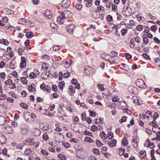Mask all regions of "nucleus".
Segmentation results:
<instances>
[{"mask_svg": "<svg viewBox=\"0 0 160 160\" xmlns=\"http://www.w3.org/2000/svg\"><path fill=\"white\" fill-rule=\"evenodd\" d=\"M101 57L105 61L109 62V61L110 55L108 54H105L101 55Z\"/></svg>", "mask_w": 160, "mask_h": 160, "instance_id": "f8f14e48", "label": "nucleus"}, {"mask_svg": "<svg viewBox=\"0 0 160 160\" xmlns=\"http://www.w3.org/2000/svg\"><path fill=\"white\" fill-rule=\"evenodd\" d=\"M20 128L21 130V132L23 134H25L29 129V127L27 124L26 123H23L20 126Z\"/></svg>", "mask_w": 160, "mask_h": 160, "instance_id": "f03ea898", "label": "nucleus"}, {"mask_svg": "<svg viewBox=\"0 0 160 160\" xmlns=\"http://www.w3.org/2000/svg\"><path fill=\"white\" fill-rule=\"evenodd\" d=\"M6 141V138L2 133L0 132V142L2 143H4Z\"/></svg>", "mask_w": 160, "mask_h": 160, "instance_id": "dca6fc26", "label": "nucleus"}, {"mask_svg": "<svg viewBox=\"0 0 160 160\" xmlns=\"http://www.w3.org/2000/svg\"><path fill=\"white\" fill-rule=\"evenodd\" d=\"M118 58H114V57H110V59H109V62H116V60Z\"/></svg>", "mask_w": 160, "mask_h": 160, "instance_id": "13d9d810", "label": "nucleus"}, {"mask_svg": "<svg viewBox=\"0 0 160 160\" xmlns=\"http://www.w3.org/2000/svg\"><path fill=\"white\" fill-rule=\"evenodd\" d=\"M143 41L144 44L147 45L149 42V40L147 37H143Z\"/></svg>", "mask_w": 160, "mask_h": 160, "instance_id": "72a5a7b5", "label": "nucleus"}, {"mask_svg": "<svg viewBox=\"0 0 160 160\" xmlns=\"http://www.w3.org/2000/svg\"><path fill=\"white\" fill-rule=\"evenodd\" d=\"M20 81L24 84L26 85L28 83V80L25 77H21L20 78Z\"/></svg>", "mask_w": 160, "mask_h": 160, "instance_id": "a878e982", "label": "nucleus"}, {"mask_svg": "<svg viewBox=\"0 0 160 160\" xmlns=\"http://www.w3.org/2000/svg\"><path fill=\"white\" fill-rule=\"evenodd\" d=\"M132 100L133 103L136 105H138L139 104V100L136 96L133 97L132 98Z\"/></svg>", "mask_w": 160, "mask_h": 160, "instance_id": "5701e85b", "label": "nucleus"}, {"mask_svg": "<svg viewBox=\"0 0 160 160\" xmlns=\"http://www.w3.org/2000/svg\"><path fill=\"white\" fill-rule=\"evenodd\" d=\"M76 8L78 10H80L82 8V5L80 4L77 3L76 5Z\"/></svg>", "mask_w": 160, "mask_h": 160, "instance_id": "5fc2aeb1", "label": "nucleus"}, {"mask_svg": "<svg viewBox=\"0 0 160 160\" xmlns=\"http://www.w3.org/2000/svg\"><path fill=\"white\" fill-rule=\"evenodd\" d=\"M25 141L28 142V145H32L34 142V139L31 138H27Z\"/></svg>", "mask_w": 160, "mask_h": 160, "instance_id": "9b49d317", "label": "nucleus"}, {"mask_svg": "<svg viewBox=\"0 0 160 160\" xmlns=\"http://www.w3.org/2000/svg\"><path fill=\"white\" fill-rule=\"evenodd\" d=\"M35 109L37 111L39 112H41L42 110V108L41 106L38 105H35Z\"/></svg>", "mask_w": 160, "mask_h": 160, "instance_id": "473e14b6", "label": "nucleus"}, {"mask_svg": "<svg viewBox=\"0 0 160 160\" xmlns=\"http://www.w3.org/2000/svg\"><path fill=\"white\" fill-rule=\"evenodd\" d=\"M91 129L92 131L95 132L98 130V128L95 125H93L92 126L91 128Z\"/></svg>", "mask_w": 160, "mask_h": 160, "instance_id": "603ef678", "label": "nucleus"}, {"mask_svg": "<svg viewBox=\"0 0 160 160\" xmlns=\"http://www.w3.org/2000/svg\"><path fill=\"white\" fill-rule=\"evenodd\" d=\"M92 151L94 154L96 155H99L100 154L99 150L98 149L93 148Z\"/></svg>", "mask_w": 160, "mask_h": 160, "instance_id": "de8ad7c7", "label": "nucleus"}, {"mask_svg": "<svg viewBox=\"0 0 160 160\" xmlns=\"http://www.w3.org/2000/svg\"><path fill=\"white\" fill-rule=\"evenodd\" d=\"M139 138L137 137L133 136L132 140V143L133 146L135 148H137L138 144Z\"/></svg>", "mask_w": 160, "mask_h": 160, "instance_id": "20e7f679", "label": "nucleus"}, {"mask_svg": "<svg viewBox=\"0 0 160 160\" xmlns=\"http://www.w3.org/2000/svg\"><path fill=\"white\" fill-rule=\"evenodd\" d=\"M75 28L76 27L74 24H70L67 26V30L69 33H72L75 30Z\"/></svg>", "mask_w": 160, "mask_h": 160, "instance_id": "423d86ee", "label": "nucleus"}, {"mask_svg": "<svg viewBox=\"0 0 160 160\" xmlns=\"http://www.w3.org/2000/svg\"><path fill=\"white\" fill-rule=\"evenodd\" d=\"M96 145L98 147H100L103 145V144L101 142L98 140H96Z\"/></svg>", "mask_w": 160, "mask_h": 160, "instance_id": "864d4df0", "label": "nucleus"}, {"mask_svg": "<svg viewBox=\"0 0 160 160\" xmlns=\"http://www.w3.org/2000/svg\"><path fill=\"white\" fill-rule=\"evenodd\" d=\"M150 141L148 139L144 144V146L145 147L149 148V145L150 143Z\"/></svg>", "mask_w": 160, "mask_h": 160, "instance_id": "37998d69", "label": "nucleus"}, {"mask_svg": "<svg viewBox=\"0 0 160 160\" xmlns=\"http://www.w3.org/2000/svg\"><path fill=\"white\" fill-rule=\"evenodd\" d=\"M58 157L62 160H66L67 159L66 157L62 154H59Z\"/></svg>", "mask_w": 160, "mask_h": 160, "instance_id": "e433bc0d", "label": "nucleus"}, {"mask_svg": "<svg viewBox=\"0 0 160 160\" xmlns=\"http://www.w3.org/2000/svg\"><path fill=\"white\" fill-rule=\"evenodd\" d=\"M24 50V48L22 47L19 48L18 50V55L20 56L21 55Z\"/></svg>", "mask_w": 160, "mask_h": 160, "instance_id": "393cba45", "label": "nucleus"}, {"mask_svg": "<svg viewBox=\"0 0 160 160\" xmlns=\"http://www.w3.org/2000/svg\"><path fill=\"white\" fill-rule=\"evenodd\" d=\"M141 40V38L139 37H137L135 39V40L136 42L139 44L140 42V41Z\"/></svg>", "mask_w": 160, "mask_h": 160, "instance_id": "338daca9", "label": "nucleus"}, {"mask_svg": "<svg viewBox=\"0 0 160 160\" xmlns=\"http://www.w3.org/2000/svg\"><path fill=\"white\" fill-rule=\"evenodd\" d=\"M64 85V82L63 81H62L60 82L59 83L58 87L61 90H62L63 89V86Z\"/></svg>", "mask_w": 160, "mask_h": 160, "instance_id": "58836bf2", "label": "nucleus"}, {"mask_svg": "<svg viewBox=\"0 0 160 160\" xmlns=\"http://www.w3.org/2000/svg\"><path fill=\"white\" fill-rule=\"evenodd\" d=\"M41 152L44 156H47L48 154V152L44 149H42Z\"/></svg>", "mask_w": 160, "mask_h": 160, "instance_id": "c03bdc74", "label": "nucleus"}, {"mask_svg": "<svg viewBox=\"0 0 160 160\" xmlns=\"http://www.w3.org/2000/svg\"><path fill=\"white\" fill-rule=\"evenodd\" d=\"M18 22L21 24H24L27 22V20L23 18H20L18 20Z\"/></svg>", "mask_w": 160, "mask_h": 160, "instance_id": "b1692460", "label": "nucleus"}, {"mask_svg": "<svg viewBox=\"0 0 160 160\" xmlns=\"http://www.w3.org/2000/svg\"><path fill=\"white\" fill-rule=\"evenodd\" d=\"M61 46L57 45L53 47V50L55 51H57L61 48Z\"/></svg>", "mask_w": 160, "mask_h": 160, "instance_id": "09e8293b", "label": "nucleus"}, {"mask_svg": "<svg viewBox=\"0 0 160 160\" xmlns=\"http://www.w3.org/2000/svg\"><path fill=\"white\" fill-rule=\"evenodd\" d=\"M89 112L90 113V116L91 117H94L96 115V113L94 111H92L90 110H89Z\"/></svg>", "mask_w": 160, "mask_h": 160, "instance_id": "e2e57ef3", "label": "nucleus"}, {"mask_svg": "<svg viewBox=\"0 0 160 160\" xmlns=\"http://www.w3.org/2000/svg\"><path fill=\"white\" fill-rule=\"evenodd\" d=\"M100 136L102 139H106L108 138V136L104 131H102L100 133Z\"/></svg>", "mask_w": 160, "mask_h": 160, "instance_id": "6ab92c4d", "label": "nucleus"}, {"mask_svg": "<svg viewBox=\"0 0 160 160\" xmlns=\"http://www.w3.org/2000/svg\"><path fill=\"white\" fill-rule=\"evenodd\" d=\"M5 121V118L2 116H0V125H3Z\"/></svg>", "mask_w": 160, "mask_h": 160, "instance_id": "7c9ffc66", "label": "nucleus"}, {"mask_svg": "<svg viewBox=\"0 0 160 160\" xmlns=\"http://www.w3.org/2000/svg\"><path fill=\"white\" fill-rule=\"evenodd\" d=\"M98 87L99 90H100L102 91H103L104 90V88L103 87V86L102 85V84H98Z\"/></svg>", "mask_w": 160, "mask_h": 160, "instance_id": "680f3d73", "label": "nucleus"}, {"mask_svg": "<svg viewBox=\"0 0 160 160\" xmlns=\"http://www.w3.org/2000/svg\"><path fill=\"white\" fill-rule=\"evenodd\" d=\"M127 118V117H126L125 116H124L122 117L121 119H120L119 120V122L121 123L123 122H125L126 121V119Z\"/></svg>", "mask_w": 160, "mask_h": 160, "instance_id": "4c0bfd02", "label": "nucleus"}, {"mask_svg": "<svg viewBox=\"0 0 160 160\" xmlns=\"http://www.w3.org/2000/svg\"><path fill=\"white\" fill-rule=\"evenodd\" d=\"M32 151L31 149L26 148L24 151L25 154L28 155H30L32 154Z\"/></svg>", "mask_w": 160, "mask_h": 160, "instance_id": "bb28decb", "label": "nucleus"}, {"mask_svg": "<svg viewBox=\"0 0 160 160\" xmlns=\"http://www.w3.org/2000/svg\"><path fill=\"white\" fill-rule=\"evenodd\" d=\"M44 16L48 19L51 18L52 17V12L49 10H47L44 12Z\"/></svg>", "mask_w": 160, "mask_h": 160, "instance_id": "6e6552de", "label": "nucleus"}, {"mask_svg": "<svg viewBox=\"0 0 160 160\" xmlns=\"http://www.w3.org/2000/svg\"><path fill=\"white\" fill-rule=\"evenodd\" d=\"M111 55L110 57H113L115 58H118V52L115 51H112L110 53Z\"/></svg>", "mask_w": 160, "mask_h": 160, "instance_id": "c85d7f7f", "label": "nucleus"}, {"mask_svg": "<svg viewBox=\"0 0 160 160\" xmlns=\"http://www.w3.org/2000/svg\"><path fill=\"white\" fill-rule=\"evenodd\" d=\"M41 134V132L40 130L38 128L35 129L34 131V136H39Z\"/></svg>", "mask_w": 160, "mask_h": 160, "instance_id": "cd10ccee", "label": "nucleus"}, {"mask_svg": "<svg viewBox=\"0 0 160 160\" xmlns=\"http://www.w3.org/2000/svg\"><path fill=\"white\" fill-rule=\"evenodd\" d=\"M27 25L28 26L29 28H32L34 27L35 26L34 23L31 21L27 20Z\"/></svg>", "mask_w": 160, "mask_h": 160, "instance_id": "aec40b11", "label": "nucleus"}, {"mask_svg": "<svg viewBox=\"0 0 160 160\" xmlns=\"http://www.w3.org/2000/svg\"><path fill=\"white\" fill-rule=\"evenodd\" d=\"M6 131L9 134H13L14 133L13 129L11 126H9L5 127Z\"/></svg>", "mask_w": 160, "mask_h": 160, "instance_id": "9d476101", "label": "nucleus"}, {"mask_svg": "<svg viewBox=\"0 0 160 160\" xmlns=\"http://www.w3.org/2000/svg\"><path fill=\"white\" fill-rule=\"evenodd\" d=\"M42 138L44 140L46 141H47L49 139L48 135L46 133L43 134Z\"/></svg>", "mask_w": 160, "mask_h": 160, "instance_id": "ea45409f", "label": "nucleus"}, {"mask_svg": "<svg viewBox=\"0 0 160 160\" xmlns=\"http://www.w3.org/2000/svg\"><path fill=\"white\" fill-rule=\"evenodd\" d=\"M143 28V27L140 25H138L136 27V29L139 31H141Z\"/></svg>", "mask_w": 160, "mask_h": 160, "instance_id": "69168bd1", "label": "nucleus"}, {"mask_svg": "<svg viewBox=\"0 0 160 160\" xmlns=\"http://www.w3.org/2000/svg\"><path fill=\"white\" fill-rule=\"evenodd\" d=\"M139 156L141 158L145 159L146 158V153L145 151H141L139 152Z\"/></svg>", "mask_w": 160, "mask_h": 160, "instance_id": "2eb2a0df", "label": "nucleus"}, {"mask_svg": "<svg viewBox=\"0 0 160 160\" xmlns=\"http://www.w3.org/2000/svg\"><path fill=\"white\" fill-rule=\"evenodd\" d=\"M122 144L124 146L127 145L128 144V142L126 138H123L122 140Z\"/></svg>", "mask_w": 160, "mask_h": 160, "instance_id": "a18cd8bd", "label": "nucleus"}, {"mask_svg": "<svg viewBox=\"0 0 160 160\" xmlns=\"http://www.w3.org/2000/svg\"><path fill=\"white\" fill-rule=\"evenodd\" d=\"M28 90L30 92H32L34 94L36 91V88L34 84L30 85L28 87Z\"/></svg>", "mask_w": 160, "mask_h": 160, "instance_id": "f3484780", "label": "nucleus"}, {"mask_svg": "<svg viewBox=\"0 0 160 160\" xmlns=\"http://www.w3.org/2000/svg\"><path fill=\"white\" fill-rule=\"evenodd\" d=\"M85 5L86 7L89 8L91 7L92 5V0H88L86 1H85Z\"/></svg>", "mask_w": 160, "mask_h": 160, "instance_id": "a211bd4d", "label": "nucleus"}, {"mask_svg": "<svg viewBox=\"0 0 160 160\" xmlns=\"http://www.w3.org/2000/svg\"><path fill=\"white\" fill-rule=\"evenodd\" d=\"M9 66L11 68H15L16 67V63L15 61H11L9 64Z\"/></svg>", "mask_w": 160, "mask_h": 160, "instance_id": "4be33fe9", "label": "nucleus"}, {"mask_svg": "<svg viewBox=\"0 0 160 160\" xmlns=\"http://www.w3.org/2000/svg\"><path fill=\"white\" fill-rule=\"evenodd\" d=\"M26 36L28 38L30 39L33 37V33L32 32H29L26 33Z\"/></svg>", "mask_w": 160, "mask_h": 160, "instance_id": "412c9836", "label": "nucleus"}, {"mask_svg": "<svg viewBox=\"0 0 160 160\" xmlns=\"http://www.w3.org/2000/svg\"><path fill=\"white\" fill-rule=\"evenodd\" d=\"M12 75L14 76L15 78L18 77V74L16 71H13L12 72Z\"/></svg>", "mask_w": 160, "mask_h": 160, "instance_id": "052dcab7", "label": "nucleus"}, {"mask_svg": "<svg viewBox=\"0 0 160 160\" xmlns=\"http://www.w3.org/2000/svg\"><path fill=\"white\" fill-rule=\"evenodd\" d=\"M0 77L2 79H5L6 77V74L4 72L0 73Z\"/></svg>", "mask_w": 160, "mask_h": 160, "instance_id": "6e6d98bb", "label": "nucleus"}, {"mask_svg": "<svg viewBox=\"0 0 160 160\" xmlns=\"http://www.w3.org/2000/svg\"><path fill=\"white\" fill-rule=\"evenodd\" d=\"M70 3V0H63L62 3V7L64 9H66L69 7Z\"/></svg>", "mask_w": 160, "mask_h": 160, "instance_id": "7ed1b4c3", "label": "nucleus"}, {"mask_svg": "<svg viewBox=\"0 0 160 160\" xmlns=\"http://www.w3.org/2000/svg\"><path fill=\"white\" fill-rule=\"evenodd\" d=\"M159 117V115L157 112H155L154 113L153 116V118L154 121H155L156 119Z\"/></svg>", "mask_w": 160, "mask_h": 160, "instance_id": "3c124183", "label": "nucleus"}, {"mask_svg": "<svg viewBox=\"0 0 160 160\" xmlns=\"http://www.w3.org/2000/svg\"><path fill=\"white\" fill-rule=\"evenodd\" d=\"M83 125L78 123H75L74 124V126L72 127V128H73V130L75 132H78L82 128Z\"/></svg>", "mask_w": 160, "mask_h": 160, "instance_id": "f257e3e1", "label": "nucleus"}, {"mask_svg": "<svg viewBox=\"0 0 160 160\" xmlns=\"http://www.w3.org/2000/svg\"><path fill=\"white\" fill-rule=\"evenodd\" d=\"M13 82L11 79H8V80L6 81L4 83L6 85L9 86Z\"/></svg>", "mask_w": 160, "mask_h": 160, "instance_id": "f704fd0d", "label": "nucleus"}, {"mask_svg": "<svg viewBox=\"0 0 160 160\" xmlns=\"http://www.w3.org/2000/svg\"><path fill=\"white\" fill-rule=\"evenodd\" d=\"M158 28V26L157 25H152L151 28V30L154 32H155Z\"/></svg>", "mask_w": 160, "mask_h": 160, "instance_id": "79ce46f5", "label": "nucleus"}, {"mask_svg": "<svg viewBox=\"0 0 160 160\" xmlns=\"http://www.w3.org/2000/svg\"><path fill=\"white\" fill-rule=\"evenodd\" d=\"M29 76L31 78H35L37 76L36 74L33 73V72H31Z\"/></svg>", "mask_w": 160, "mask_h": 160, "instance_id": "a19ab883", "label": "nucleus"}, {"mask_svg": "<svg viewBox=\"0 0 160 160\" xmlns=\"http://www.w3.org/2000/svg\"><path fill=\"white\" fill-rule=\"evenodd\" d=\"M127 32L128 30L125 28L122 29L121 31V33L122 36L125 35Z\"/></svg>", "mask_w": 160, "mask_h": 160, "instance_id": "49530a36", "label": "nucleus"}, {"mask_svg": "<svg viewBox=\"0 0 160 160\" xmlns=\"http://www.w3.org/2000/svg\"><path fill=\"white\" fill-rule=\"evenodd\" d=\"M9 88L11 89H13L16 88V84L14 82H13L9 86Z\"/></svg>", "mask_w": 160, "mask_h": 160, "instance_id": "8fccbe9b", "label": "nucleus"}, {"mask_svg": "<svg viewBox=\"0 0 160 160\" xmlns=\"http://www.w3.org/2000/svg\"><path fill=\"white\" fill-rule=\"evenodd\" d=\"M20 105L21 107L26 109H28V106L26 103L22 102L20 103Z\"/></svg>", "mask_w": 160, "mask_h": 160, "instance_id": "c756f323", "label": "nucleus"}, {"mask_svg": "<svg viewBox=\"0 0 160 160\" xmlns=\"http://www.w3.org/2000/svg\"><path fill=\"white\" fill-rule=\"evenodd\" d=\"M136 84L137 86L139 88L143 87L145 85L144 82L141 79H138L136 81Z\"/></svg>", "mask_w": 160, "mask_h": 160, "instance_id": "39448f33", "label": "nucleus"}, {"mask_svg": "<svg viewBox=\"0 0 160 160\" xmlns=\"http://www.w3.org/2000/svg\"><path fill=\"white\" fill-rule=\"evenodd\" d=\"M5 66V63L3 61L0 62V69L3 68Z\"/></svg>", "mask_w": 160, "mask_h": 160, "instance_id": "bf43d9fd", "label": "nucleus"}, {"mask_svg": "<svg viewBox=\"0 0 160 160\" xmlns=\"http://www.w3.org/2000/svg\"><path fill=\"white\" fill-rule=\"evenodd\" d=\"M59 18H61V19L63 20L66 18V14L65 13L62 12L61 13L60 15L59 16Z\"/></svg>", "mask_w": 160, "mask_h": 160, "instance_id": "0e129e2a", "label": "nucleus"}, {"mask_svg": "<svg viewBox=\"0 0 160 160\" xmlns=\"http://www.w3.org/2000/svg\"><path fill=\"white\" fill-rule=\"evenodd\" d=\"M104 14L102 13V14H98L97 13V12H95L92 15V17L95 19H99L100 18L101 19H102L103 18V17Z\"/></svg>", "mask_w": 160, "mask_h": 160, "instance_id": "0eeeda50", "label": "nucleus"}, {"mask_svg": "<svg viewBox=\"0 0 160 160\" xmlns=\"http://www.w3.org/2000/svg\"><path fill=\"white\" fill-rule=\"evenodd\" d=\"M120 105H124V107H123L122 106V107L121 108L123 109L125 112L128 113V111L130 112V111L129 109H128L127 108H126L127 107L125 101H121L120 102Z\"/></svg>", "mask_w": 160, "mask_h": 160, "instance_id": "1a4fd4ad", "label": "nucleus"}, {"mask_svg": "<svg viewBox=\"0 0 160 160\" xmlns=\"http://www.w3.org/2000/svg\"><path fill=\"white\" fill-rule=\"evenodd\" d=\"M107 135L109 139H111L113 138V133L111 132H108Z\"/></svg>", "mask_w": 160, "mask_h": 160, "instance_id": "c9c22d12", "label": "nucleus"}, {"mask_svg": "<svg viewBox=\"0 0 160 160\" xmlns=\"http://www.w3.org/2000/svg\"><path fill=\"white\" fill-rule=\"evenodd\" d=\"M84 141L88 142H93V140L89 137H86L84 138Z\"/></svg>", "mask_w": 160, "mask_h": 160, "instance_id": "2f4dec72", "label": "nucleus"}, {"mask_svg": "<svg viewBox=\"0 0 160 160\" xmlns=\"http://www.w3.org/2000/svg\"><path fill=\"white\" fill-rule=\"evenodd\" d=\"M117 141L115 139L112 140L109 142H108V145L111 147L115 146L116 144Z\"/></svg>", "mask_w": 160, "mask_h": 160, "instance_id": "ddd939ff", "label": "nucleus"}, {"mask_svg": "<svg viewBox=\"0 0 160 160\" xmlns=\"http://www.w3.org/2000/svg\"><path fill=\"white\" fill-rule=\"evenodd\" d=\"M41 129L44 130H47L49 129V125L47 123H45L40 126Z\"/></svg>", "mask_w": 160, "mask_h": 160, "instance_id": "4468645a", "label": "nucleus"}, {"mask_svg": "<svg viewBox=\"0 0 160 160\" xmlns=\"http://www.w3.org/2000/svg\"><path fill=\"white\" fill-rule=\"evenodd\" d=\"M2 43L5 45H8L9 44V42L7 40L3 39L2 41Z\"/></svg>", "mask_w": 160, "mask_h": 160, "instance_id": "4d7b16f0", "label": "nucleus"}, {"mask_svg": "<svg viewBox=\"0 0 160 160\" xmlns=\"http://www.w3.org/2000/svg\"><path fill=\"white\" fill-rule=\"evenodd\" d=\"M88 160H97V158L95 156H91L88 157Z\"/></svg>", "mask_w": 160, "mask_h": 160, "instance_id": "774afa93", "label": "nucleus"}]
</instances>
